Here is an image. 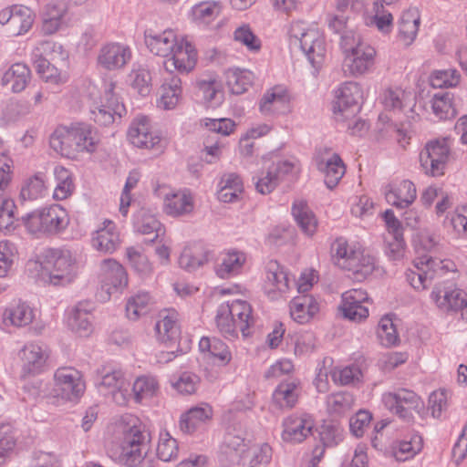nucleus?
<instances>
[{
  "label": "nucleus",
  "mask_w": 467,
  "mask_h": 467,
  "mask_svg": "<svg viewBox=\"0 0 467 467\" xmlns=\"http://www.w3.org/2000/svg\"><path fill=\"white\" fill-rule=\"evenodd\" d=\"M362 99L363 91L358 83L348 81L342 84L336 91L334 111L337 119L344 120L355 117Z\"/></svg>",
  "instance_id": "obj_14"
},
{
  "label": "nucleus",
  "mask_w": 467,
  "mask_h": 467,
  "mask_svg": "<svg viewBox=\"0 0 467 467\" xmlns=\"http://www.w3.org/2000/svg\"><path fill=\"white\" fill-rule=\"evenodd\" d=\"M246 256L239 251H230L223 254L221 264L216 267V274L221 278H227L237 274L243 267Z\"/></svg>",
  "instance_id": "obj_48"
},
{
  "label": "nucleus",
  "mask_w": 467,
  "mask_h": 467,
  "mask_svg": "<svg viewBox=\"0 0 467 467\" xmlns=\"http://www.w3.org/2000/svg\"><path fill=\"white\" fill-rule=\"evenodd\" d=\"M213 417V409L202 403L189 409L181 416L180 429L182 432L192 434L202 428Z\"/></svg>",
  "instance_id": "obj_30"
},
{
  "label": "nucleus",
  "mask_w": 467,
  "mask_h": 467,
  "mask_svg": "<svg viewBox=\"0 0 467 467\" xmlns=\"http://www.w3.org/2000/svg\"><path fill=\"white\" fill-rule=\"evenodd\" d=\"M156 196L163 199V211L167 215L179 217L192 212L193 197L187 190H171L165 186L154 189Z\"/></svg>",
  "instance_id": "obj_16"
},
{
  "label": "nucleus",
  "mask_w": 467,
  "mask_h": 467,
  "mask_svg": "<svg viewBox=\"0 0 467 467\" xmlns=\"http://www.w3.org/2000/svg\"><path fill=\"white\" fill-rule=\"evenodd\" d=\"M272 458V449L267 443L254 444L248 447L244 462L248 460L249 464L254 467L265 465L270 462Z\"/></svg>",
  "instance_id": "obj_57"
},
{
  "label": "nucleus",
  "mask_w": 467,
  "mask_h": 467,
  "mask_svg": "<svg viewBox=\"0 0 467 467\" xmlns=\"http://www.w3.org/2000/svg\"><path fill=\"white\" fill-rule=\"evenodd\" d=\"M335 264L352 273L353 277L362 281L375 270V258L360 247L349 246L342 239H337L331 246Z\"/></svg>",
  "instance_id": "obj_4"
},
{
  "label": "nucleus",
  "mask_w": 467,
  "mask_h": 467,
  "mask_svg": "<svg viewBox=\"0 0 467 467\" xmlns=\"http://www.w3.org/2000/svg\"><path fill=\"white\" fill-rule=\"evenodd\" d=\"M151 298L148 293H139L130 296L126 304V315L130 320H137L148 311Z\"/></svg>",
  "instance_id": "obj_56"
},
{
  "label": "nucleus",
  "mask_w": 467,
  "mask_h": 467,
  "mask_svg": "<svg viewBox=\"0 0 467 467\" xmlns=\"http://www.w3.org/2000/svg\"><path fill=\"white\" fill-rule=\"evenodd\" d=\"M100 278L104 285L112 288L124 287L128 284L127 274L116 260L109 258L104 259L100 265Z\"/></svg>",
  "instance_id": "obj_37"
},
{
  "label": "nucleus",
  "mask_w": 467,
  "mask_h": 467,
  "mask_svg": "<svg viewBox=\"0 0 467 467\" xmlns=\"http://www.w3.org/2000/svg\"><path fill=\"white\" fill-rule=\"evenodd\" d=\"M34 317V311L28 304L22 301L14 302L4 310L2 325L5 327H23L31 324Z\"/></svg>",
  "instance_id": "obj_29"
},
{
  "label": "nucleus",
  "mask_w": 467,
  "mask_h": 467,
  "mask_svg": "<svg viewBox=\"0 0 467 467\" xmlns=\"http://www.w3.org/2000/svg\"><path fill=\"white\" fill-rule=\"evenodd\" d=\"M450 154L451 147L447 138L431 140L420 153V166L428 175L441 176L444 174Z\"/></svg>",
  "instance_id": "obj_11"
},
{
  "label": "nucleus",
  "mask_w": 467,
  "mask_h": 467,
  "mask_svg": "<svg viewBox=\"0 0 467 467\" xmlns=\"http://www.w3.org/2000/svg\"><path fill=\"white\" fill-rule=\"evenodd\" d=\"M289 289V279L283 267L274 260L266 265L265 291L275 298L277 293H285Z\"/></svg>",
  "instance_id": "obj_33"
},
{
  "label": "nucleus",
  "mask_w": 467,
  "mask_h": 467,
  "mask_svg": "<svg viewBox=\"0 0 467 467\" xmlns=\"http://www.w3.org/2000/svg\"><path fill=\"white\" fill-rule=\"evenodd\" d=\"M99 138L88 126L57 127L49 139L50 147L62 157L76 159L79 153L96 150Z\"/></svg>",
  "instance_id": "obj_2"
},
{
  "label": "nucleus",
  "mask_w": 467,
  "mask_h": 467,
  "mask_svg": "<svg viewBox=\"0 0 467 467\" xmlns=\"http://www.w3.org/2000/svg\"><path fill=\"white\" fill-rule=\"evenodd\" d=\"M160 385L155 377L141 376L135 379L130 390L131 397L137 403L150 400L159 392Z\"/></svg>",
  "instance_id": "obj_44"
},
{
  "label": "nucleus",
  "mask_w": 467,
  "mask_h": 467,
  "mask_svg": "<svg viewBox=\"0 0 467 467\" xmlns=\"http://www.w3.org/2000/svg\"><path fill=\"white\" fill-rule=\"evenodd\" d=\"M66 13L67 6L63 1L53 0L48 2L42 11L43 33L45 35H53L57 32Z\"/></svg>",
  "instance_id": "obj_34"
},
{
  "label": "nucleus",
  "mask_w": 467,
  "mask_h": 467,
  "mask_svg": "<svg viewBox=\"0 0 467 467\" xmlns=\"http://www.w3.org/2000/svg\"><path fill=\"white\" fill-rule=\"evenodd\" d=\"M319 311V304L311 295H299L289 304L291 318L298 324L308 323Z\"/></svg>",
  "instance_id": "obj_27"
},
{
  "label": "nucleus",
  "mask_w": 467,
  "mask_h": 467,
  "mask_svg": "<svg viewBox=\"0 0 467 467\" xmlns=\"http://www.w3.org/2000/svg\"><path fill=\"white\" fill-rule=\"evenodd\" d=\"M368 295L361 289H351L342 295L341 310L346 318L360 322L368 317V309L362 305L368 301Z\"/></svg>",
  "instance_id": "obj_25"
},
{
  "label": "nucleus",
  "mask_w": 467,
  "mask_h": 467,
  "mask_svg": "<svg viewBox=\"0 0 467 467\" xmlns=\"http://www.w3.org/2000/svg\"><path fill=\"white\" fill-rule=\"evenodd\" d=\"M128 139L135 147L154 150L156 153L162 152L164 149L161 138L152 130L146 116H138L131 121Z\"/></svg>",
  "instance_id": "obj_15"
},
{
  "label": "nucleus",
  "mask_w": 467,
  "mask_h": 467,
  "mask_svg": "<svg viewBox=\"0 0 467 467\" xmlns=\"http://www.w3.org/2000/svg\"><path fill=\"white\" fill-rule=\"evenodd\" d=\"M354 397L347 391L333 393L327 398V409L330 415L340 417L348 413L354 405Z\"/></svg>",
  "instance_id": "obj_51"
},
{
  "label": "nucleus",
  "mask_w": 467,
  "mask_h": 467,
  "mask_svg": "<svg viewBox=\"0 0 467 467\" xmlns=\"http://www.w3.org/2000/svg\"><path fill=\"white\" fill-rule=\"evenodd\" d=\"M376 50L367 43L345 56L343 69L351 76L367 73L374 65Z\"/></svg>",
  "instance_id": "obj_21"
},
{
  "label": "nucleus",
  "mask_w": 467,
  "mask_h": 467,
  "mask_svg": "<svg viewBox=\"0 0 467 467\" xmlns=\"http://www.w3.org/2000/svg\"><path fill=\"white\" fill-rule=\"evenodd\" d=\"M420 21V16L417 11L410 10L402 15L399 26V39L405 46L411 45L415 40Z\"/></svg>",
  "instance_id": "obj_46"
},
{
  "label": "nucleus",
  "mask_w": 467,
  "mask_h": 467,
  "mask_svg": "<svg viewBox=\"0 0 467 467\" xmlns=\"http://www.w3.org/2000/svg\"><path fill=\"white\" fill-rule=\"evenodd\" d=\"M382 402L390 412L405 421H410L414 413L420 414L424 410L421 399L413 391L405 389L384 393Z\"/></svg>",
  "instance_id": "obj_13"
},
{
  "label": "nucleus",
  "mask_w": 467,
  "mask_h": 467,
  "mask_svg": "<svg viewBox=\"0 0 467 467\" xmlns=\"http://www.w3.org/2000/svg\"><path fill=\"white\" fill-rule=\"evenodd\" d=\"M436 307L447 314L460 313L462 320L467 321V299L465 293L451 281L438 282L431 294Z\"/></svg>",
  "instance_id": "obj_9"
},
{
  "label": "nucleus",
  "mask_w": 467,
  "mask_h": 467,
  "mask_svg": "<svg viewBox=\"0 0 467 467\" xmlns=\"http://www.w3.org/2000/svg\"><path fill=\"white\" fill-rule=\"evenodd\" d=\"M180 37L171 29L161 32L150 29L145 31L144 42L150 53L167 58L172 52V48L178 45Z\"/></svg>",
  "instance_id": "obj_22"
},
{
  "label": "nucleus",
  "mask_w": 467,
  "mask_h": 467,
  "mask_svg": "<svg viewBox=\"0 0 467 467\" xmlns=\"http://www.w3.org/2000/svg\"><path fill=\"white\" fill-rule=\"evenodd\" d=\"M225 306H229V311H231L232 317L236 319L243 336L247 337L249 335V328L254 322L251 306L244 300H234Z\"/></svg>",
  "instance_id": "obj_43"
},
{
  "label": "nucleus",
  "mask_w": 467,
  "mask_h": 467,
  "mask_svg": "<svg viewBox=\"0 0 467 467\" xmlns=\"http://www.w3.org/2000/svg\"><path fill=\"white\" fill-rule=\"evenodd\" d=\"M282 438L285 441L301 442L312 433L314 420L308 414H295L283 422Z\"/></svg>",
  "instance_id": "obj_24"
},
{
  "label": "nucleus",
  "mask_w": 467,
  "mask_h": 467,
  "mask_svg": "<svg viewBox=\"0 0 467 467\" xmlns=\"http://www.w3.org/2000/svg\"><path fill=\"white\" fill-rule=\"evenodd\" d=\"M40 266L41 279L54 285L69 284L76 275V258L66 248L46 250Z\"/></svg>",
  "instance_id": "obj_3"
},
{
  "label": "nucleus",
  "mask_w": 467,
  "mask_h": 467,
  "mask_svg": "<svg viewBox=\"0 0 467 467\" xmlns=\"http://www.w3.org/2000/svg\"><path fill=\"white\" fill-rule=\"evenodd\" d=\"M429 80L432 88H448L460 83L461 75L454 68L435 70L431 74Z\"/></svg>",
  "instance_id": "obj_54"
},
{
  "label": "nucleus",
  "mask_w": 467,
  "mask_h": 467,
  "mask_svg": "<svg viewBox=\"0 0 467 467\" xmlns=\"http://www.w3.org/2000/svg\"><path fill=\"white\" fill-rule=\"evenodd\" d=\"M243 191L241 178L235 173H227L221 178L217 197L223 202H234L239 199Z\"/></svg>",
  "instance_id": "obj_40"
},
{
  "label": "nucleus",
  "mask_w": 467,
  "mask_h": 467,
  "mask_svg": "<svg viewBox=\"0 0 467 467\" xmlns=\"http://www.w3.org/2000/svg\"><path fill=\"white\" fill-rule=\"evenodd\" d=\"M383 105L394 115H405L408 119H414L413 106L415 105L410 94L402 89H388L383 95Z\"/></svg>",
  "instance_id": "obj_26"
},
{
  "label": "nucleus",
  "mask_w": 467,
  "mask_h": 467,
  "mask_svg": "<svg viewBox=\"0 0 467 467\" xmlns=\"http://www.w3.org/2000/svg\"><path fill=\"white\" fill-rule=\"evenodd\" d=\"M135 228L137 232L145 235H153L150 238V242L158 239L164 234V228L161 222L149 211L141 210L135 221Z\"/></svg>",
  "instance_id": "obj_41"
},
{
  "label": "nucleus",
  "mask_w": 467,
  "mask_h": 467,
  "mask_svg": "<svg viewBox=\"0 0 467 467\" xmlns=\"http://www.w3.org/2000/svg\"><path fill=\"white\" fill-rule=\"evenodd\" d=\"M378 337L381 344L387 347L393 346L399 341V335L392 318L389 316L382 317L378 327Z\"/></svg>",
  "instance_id": "obj_60"
},
{
  "label": "nucleus",
  "mask_w": 467,
  "mask_h": 467,
  "mask_svg": "<svg viewBox=\"0 0 467 467\" xmlns=\"http://www.w3.org/2000/svg\"><path fill=\"white\" fill-rule=\"evenodd\" d=\"M127 258L130 266L140 275H147L151 273L152 266L148 257L134 247L127 248Z\"/></svg>",
  "instance_id": "obj_64"
},
{
  "label": "nucleus",
  "mask_w": 467,
  "mask_h": 467,
  "mask_svg": "<svg viewBox=\"0 0 467 467\" xmlns=\"http://www.w3.org/2000/svg\"><path fill=\"white\" fill-rule=\"evenodd\" d=\"M125 108L116 92V82L112 79L105 80L102 85L101 95L93 103L91 114L96 123L108 127L120 119Z\"/></svg>",
  "instance_id": "obj_7"
},
{
  "label": "nucleus",
  "mask_w": 467,
  "mask_h": 467,
  "mask_svg": "<svg viewBox=\"0 0 467 467\" xmlns=\"http://www.w3.org/2000/svg\"><path fill=\"white\" fill-rule=\"evenodd\" d=\"M22 221L26 231L36 237L57 234L68 224L67 211L58 204L27 213Z\"/></svg>",
  "instance_id": "obj_5"
},
{
  "label": "nucleus",
  "mask_w": 467,
  "mask_h": 467,
  "mask_svg": "<svg viewBox=\"0 0 467 467\" xmlns=\"http://www.w3.org/2000/svg\"><path fill=\"white\" fill-rule=\"evenodd\" d=\"M131 58L130 48L123 44L109 42L99 50L97 63L103 69L113 71L124 67Z\"/></svg>",
  "instance_id": "obj_20"
},
{
  "label": "nucleus",
  "mask_w": 467,
  "mask_h": 467,
  "mask_svg": "<svg viewBox=\"0 0 467 467\" xmlns=\"http://www.w3.org/2000/svg\"><path fill=\"white\" fill-rule=\"evenodd\" d=\"M254 74L249 70L229 69L226 72V83L233 94L240 95L247 91L253 84Z\"/></svg>",
  "instance_id": "obj_50"
},
{
  "label": "nucleus",
  "mask_w": 467,
  "mask_h": 467,
  "mask_svg": "<svg viewBox=\"0 0 467 467\" xmlns=\"http://www.w3.org/2000/svg\"><path fill=\"white\" fill-rule=\"evenodd\" d=\"M178 314L175 311L161 315V319L155 324V332L161 342L175 340L179 336Z\"/></svg>",
  "instance_id": "obj_42"
},
{
  "label": "nucleus",
  "mask_w": 467,
  "mask_h": 467,
  "mask_svg": "<svg viewBox=\"0 0 467 467\" xmlns=\"http://www.w3.org/2000/svg\"><path fill=\"white\" fill-rule=\"evenodd\" d=\"M172 49L170 57L164 61V67L170 75L174 70L180 73L192 71L197 62V51L194 46L186 37L181 36L178 45Z\"/></svg>",
  "instance_id": "obj_18"
},
{
  "label": "nucleus",
  "mask_w": 467,
  "mask_h": 467,
  "mask_svg": "<svg viewBox=\"0 0 467 467\" xmlns=\"http://www.w3.org/2000/svg\"><path fill=\"white\" fill-rule=\"evenodd\" d=\"M290 97L286 89L276 86L268 89L259 101V110L264 116L285 114L290 111Z\"/></svg>",
  "instance_id": "obj_23"
},
{
  "label": "nucleus",
  "mask_w": 467,
  "mask_h": 467,
  "mask_svg": "<svg viewBox=\"0 0 467 467\" xmlns=\"http://www.w3.org/2000/svg\"><path fill=\"white\" fill-rule=\"evenodd\" d=\"M219 332L225 337L234 338L238 336L239 326L229 311V306L221 305L215 317Z\"/></svg>",
  "instance_id": "obj_52"
},
{
  "label": "nucleus",
  "mask_w": 467,
  "mask_h": 467,
  "mask_svg": "<svg viewBox=\"0 0 467 467\" xmlns=\"http://www.w3.org/2000/svg\"><path fill=\"white\" fill-rule=\"evenodd\" d=\"M114 432L119 444V462L126 467H148L150 434L142 421L132 414L122 415L114 424Z\"/></svg>",
  "instance_id": "obj_1"
},
{
  "label": "nucleus",
  "mask_w": 467,
  "mask_h": 467,
  "mask_svg": "<svg viewBox=\"0 0 467 467\" xmlns=\"http://www.w3.org/2000/svg\"><path fill=\"white\" fill-rule=\"evenodd\" d=\"M34 23L32 11L23 5H15V13L7 31L13 36H20L26 33Z\"/></svg>",
  "instance_id": "obj_49"
},
{
  "label": "nucleus",
  "mask_w": 467,
  "mask_h": 467,
  "mask_svg": "<svg viewBox=\"0 0 467 467\" xmlns=\"http://www.w3.org/2000/svg\"><path fill=\"white\" fill-rule=\"evenodd\" d=\"M45 191L46 187L43 179L36 175L25 182L20 192V198L24 201H35L42 198Z\"/></svg>",
  "instance_id": "obj_61"
},
{
  "label": "nucleus",
  "mask_w": 467,
  "mask_h": 467,
  "mask_svg": "<svg viewBox=\"0 0 467 467\" xmlns=\"http://www.w3.org/2000/svg\"><path fill=\"white\" fill-rule=\"evenodd\" d=\"M156 451L162 462L174 461L179 454L178 442L168 432H161Z\"/></svg>",
  "instance_id": "obj_55"
},
{
  "label": "nucleus",
  "mask_w": 467,
  "mask_h": 467,
  "mask_svg": "<svg viewBox=\"0 0 467 467\" xmlns=\"http://www.w3.org/2000/svg\"><path fill=\"white\" fill-rule=\"evenodd\" d=\"M94 249L101 253H113L119 244V233L111 221H105L92 235Z\"/></svg>",
  "instance_id": "obj_31"
},
{
  "label": "nucleus",
  "mask_w": 467,
  "mask_h": 467,
  "mask_svg": "<svg viewBox=\"0 0 467 467\" xmlns=\"http://www.w3.org/2000/svg\"><path fill=\"white\" fill-rule=\"evenodd\" d=\"M31 79V71L24 63L13 64L3 75L1 84L14 93L23 91Z\"/></svg>",
  "instance_id": "obj_32"
},
{
  "label": "nucleus",
  "mask_w": 467,
  "mask_h": 467,
  "mask_svg": "<svg viewBox=\"0 0 467 467\" xmlns=\"http://www.w3.org/2000/svg\"><path fill=\"white\" fill-rule=\"evenodd\" d=\"M373 16L366 18L368 26L375 25L380 31L387 32L392 26V15L386 11L381 2H375L372 8Z\"/></svg>",
  "instance_id": "obj_58"
},
{
  "label": "nucleus",
  "mask_w": 467,
  "mask_h": 467,
  "mask_svg": "<svg viewBox=\"0 0 467 467\" xmlns=\"http://www.w3.org/2000/svg\"><path fill=\"white\" fill-rule=\"evenodd\" d=\"M221 10L218 2H202L192 8V16L193 21L200 25H209L220 15Z\"/></svg>",
  "instance_id": "obj_53"
},
{
  "label": "nucleus",
  "mask_w": 467,
  "mask_h": 467,
  "mask_svg": "<svg viewBox=\"0 0 467 467\" xmlns=\"http://www.w3.org/2000/svg\"><path fill=\"white\" fill-rule=\"evenodd\" d=\"M416 196V188L410 181H402L396 186H389L385 192L388 203L400 209L410 206L415 201Z\"/></svg>",
  "instance_id": "obj_35"
},
{
  "label": "nucleus",
  "mask_w": 467,
  "mask_h": 467,
  "mask_svg": "<svg viewBox=\"0 0 467 467\" xmlns=\"http://www.w3.org/2000/svg\"><path fill=\"white\" fill-rule=\"evenodd\" d=\"M31 61L37 74L45 82L58 85L67 81L66 74L62 73L46 57H39V55L36 54V57H31Z\"/></svg>",
  "instance_id": "obj_47"
},
{
  "label": "nucleus",
  "mask_w": 467,
  "mask_h": 467,
  "mask_svg": "<svg viewBox=\"0 0 467 467\" xmlns=\"http://www.w3.org/2000/svg\"><path fill=\"white\" fill-rule=\"evenodd\" d=\"M317 169L324 173L325 184L330 190L338 184L346 172V167L340 156L330 152L317 160Z\"/></svg>",
  "instance_id": "obj_28"
},
{
  "label": "nucleus",
  "mask_w": 467,
  "mask_h": 467,
  "mask_svg": "<svg viewBox=\"0 0 467 467\" xmlns=\"http://www.w3.org/2000/svg\"><path fill=\"white\" fill-rule=\"evenodd\" d=\"M67 324L70 329L80 337L89 336L93 329L91 314L80 305L70 311Z\"/></svg>",
  "instance_id": "obj_45"
},
{
  "label": "nucleus",
  "mask_w": 467,
  "mask_h": 467,
  "mask_svg": "<svg viewBox=\"0 0 467 467\" xmlns=\"http://www.w3.org/2000/svg\"><path fill=\"white\" fill-rule=\"evenodd\" d=\"M96 386L99 391L110 395L119 406H125L131 398L130 384L125 373L116 368L102 367L96 372Z\"/></svg>",
  "instance_id": "obj_8"
},
{
  "label": "nucleus",
  "mask_w": 467,
  "mask_h": 467,
  "mask_svg": "<svg viewBox=\"0 0 467 467\" xmlns=\"http://www.w3.org/2000/svg\"><path fill=\"white\" fill-rule=\"evenodd\" d=\"M161 98L158 100V107L164 110L175 109L178 105L182 92V80L179 77L169 75L164 79L161 88Z\"/></svg>",
  "instance_id": "obj_36"
},
{
  "label": "nucleus",
  "mask_w": 467,
  "mask_h": 467,
  "mask_svg": "<svg viewBox=\"0 0 467 467\" xmlns=\"http://www.w3.org/2000/svg\"><path fill=\"white\" fill-rule=\"evenodd\" d=\"M55 389L47 396L50 403L61 405L67 401L77 402L86 389L82 374L71 367L59 368L54 374Z\"/></svg>",
  "instance_id": "obj_6"
},
{
  "label": "nucleus",
  "mask_w": 467,
  "mask_h": 467,
  "mask_svg": "<svg viewBox=\"0 0 467 467\" xmlns=\"http://www.w3.org/2000/svg\"><path fill=\"white\" fill-rule=\"evenodd\" d=\"M332 379L340 385H354L361 380L362 372L358 366H347L342 368H335Z\"/></svg>",
  "instance_id": "obj_62"
},
{
  "label": "nucleus",
  "mask_w": 467,
  "mask_h": 467,
  "mask_svg": "<svg viewBox=\"0 0 467 467\" xmlns=\"http://www.w3.org/2000/svg\"><path fill=\"white\" fill-rule=\"evenodd\" d=\"M49 358L47 346L38 342H28L20 350L22 376H35L41 373Z\"/></svg>",
  "instance_id": "obj_19"
},
{
  "label": "nucleus",
  "mask_w": 467,
  "mask_h": 467,
  "mask_svg": "<svg viewBox=\"0 0 467 467\" xmlns=\"http://www.w3.org/2000/svg\"><path fill=\"white\" fill-rule=\"evenodd\" d=\"M205 261L206 258L202 253L192 248L185 247L179 257L178 263L180 267L192 272L202 265Z\"/></svg>",
  "instance_id": "obj_63"
},
{
  "label": "nucleus",
  "mask_w": 467,
  "mask_h": 467,
  "mask_svg": "<svg viewBox=\"0 0 467 467\" xmlns=\"http://www.w3.org/2000/svg\"><path fill=\"white\" fill-rule=\"evenodd\" d=\"M416 271L410 270L407 279L417 290H423L436 277H441L448 270V262L433 258L429 254L419 256L414 261Z\"/></svg>",
  "instance_id": "obj_12"
},
{
  "label": "nucleus",
  "mask_w": 467,
  "mask_h": 467,
  "mask_svg": "<svg viewBox=\"0 0 467 467\" xmlns=\"http://www.w3.org/2000/svg\"><path fill=\"white\" fill-rule=\"evenodd\" d=\"M292 214L301 231L307 236H313L317 230V220L307 203L296 200L292 206Z\"/></svg>",
  "instance_id": "obj_38"
},
{
  "label": "nucleus",
  "mask_w": 467,
  "mask_h": 467,
  "mask_svg": "<svg viewBox=\"0 0 467 467\" xmlns=\"http://www.w3.org/2000/svg\"><path fill=\"white\" fill-rule=\"evenodd\" d=\"M290 36L299 41L301 49L313 67L319 68L326 54L325 39L322 34L317 28L305 30L304 23L297 21L291 25Z\"/></svg>",
  "instance_id": "obj_10"
},
{
  "label": "nucleus",
  "mask_w": 467,
  "mask_h": 467,
  "mask_svg": "<svg viewBox=\"0 0 467 467\" xmlns=\"http://www.w3.org/2000/svg\"><path fill=\"white\" fill-rule=\"evenodd\" d=\"M300 392L299 383L284 381L276 387L273 393V404L279 409H290L297 402Z\"/></svg>",
  "instance_id": "obj_39"
},
{
  "label": "nucleus",
  "mask_w": 467,
  "mask_h": 467,
  "mask_svg": "<svg viewBox=\"0 0 467 467\" xmlns=\"http://www.w3.org/2000/svg\"><path fill=\"white\" fill-rule=\"evenodd\" d=\"M431 109L440 119H450L455 115V110L451 105V98L448 92L435 94L431 99Z\"/></svg>",
  "instance_id": "obj_59"
},
{
  "label": "nucleus",
  "mask_w": 467,
  "mask_h": 467,
  "mask_svg": "<svg viewBox=\"0 0 467 467\" xmlns=\"http://www.w3.org/2000/svg\"><path fill=\"white\" fill-rule=\"evenodd\" d=\"M247 448L244 431L236 430L235 427H230L220 447V462L224 467L239 464L244 460Z\"/></svg>",
  "instance_id": "obj_17"
}]
</instances>
